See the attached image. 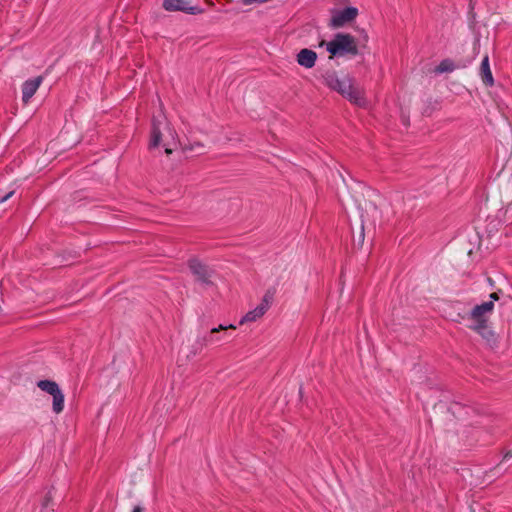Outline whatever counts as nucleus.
<instances>
[{
    "mask_svg": "<svg viewBox=\"0 0 512 512\" xmlns=\"http://www.w3.org/2000/svg\"><path fill=\"white\" fill-rule=\"evenodd\" d=\"M479 75L481 77V80L483 84L486 87H492L494 85V78L490 69L489 64V57L488 55H485L482 59L480 68H479Z\"/></svg>",
    "mask_w": 512,
    "mask_h": 512,
    "instance_id": "nucleus-12",
    "label": "nucleus"
},
{
    "mask_svg": "<svg viewBox=\"0 0 512 512\" xmlns=\"http://www.w3.org/2000/svg\"><path fill=\"white\" fill-rule=\"evenodd\" d=\"M493 309V301H486L476 305L471 312L467 314V316H463L462 319L470 320L471 324H469L468 327L489 340L493 337V332L488 328V320Z\"/></svg>",
    "mask_w": 512,
    "mask_h": 512,
    "instance_id": "nucleus-2",
    "label": "nucleus"
},
{
    "mask_svg": "<svg viewBox=\"0 0 512 512\" xmlns=\"http://www.w3.org/2000/svg\"><path fill=\"white\" fill-rule=\"evenodd\" d=\"M455 69L454 62L450 59H444L440 62V64L436 67V73H445L452 72Z\"/></svg>",
    "mask_w": 512,
    "mask_h": 512,
    "instance_id": "nucleus-14",
    "label": "nucleus"
},
{
    "mask_svg": "<svg viewBox=\"0 0 512 512\" xmlns=\"http://www.w3.org/2000/svg\"><path fill=\"white\" fill-rule=\"evenodd\" d=\"M296 60L300 66L310 69L315 66L317 54L311 49L304 48L298 52Z\"/></svg>",
    "mask_w": 512,
    "mask_h": 512,
    "instance_id": "nucleus-10",
    "label": "nucleus"
},
{
    "mask_svg": "<svg viewBox=\"0 0 512 512\" xmlns=\"http://www.w3.org/2000/svg\"><path fill=\"white\" fill-rule=\"evenodd\" d=\"M324 84L333 91L338 92L344 98L357 106L366 104L363 91L353 85V80L349 76L339 78L335 71H326L323 75Z\"/></svg>",
    "mask_w": 512,
    "mask_h": 512,
    "instance_id": "nucleus-1",
    "label": "nucleus"
},
{
    "mask_svg": "<svg viewBox=\"0 0 512 512\" xmlns=\"http://www.w3.org/2000/svg\"><path fill=\"white\" fill-rule=\"evenodd\" d=\"M227 329H236V326H234L232 324L228 325V326L219 325L218 327L211 329L210 335L203 337L199 341L201 346H206V345H209V344H212V343L220 342L222 340V337L214 336V334L215 333H219L220 331L227 330Z\"/></svg>",
    "mask_w": 512,
    "mask_h": 512,
    "instance_id": "nucleus-13",
    "label": "nucleus"
},
{
    "mask_svg": "<svg viewBox=\"0 0 512 512\" xmlns=\"http://www.w3.org/2000/svg\"><path fill=\"white\" fill-rule=\"evenodd\" d=\"M162 130L169 134L172 142L175 144L176 132L170 127L169 123H167L164 118L163 120L154 118L152 121L151 138L149 143L150 149L156 148L161 144Z\"/></svg>",
    "mask_w": 512,
    "mask_h": 512,
    "instance_id": "nucleus-5",
    "label": "nucleus"
},
{
    "mask_svg": "<svg viewBox=\"0 0 512 512\" xmlns=\"http://www.w3.org/2000/svg\"><path fill=\"white\" fill-rule=\"evenodd\" d=\"M188 266L199 282L203 284H211L210 278L213 275V270L207 265L203 264L198 259H191L188 262Z\"/></svg>",
    "mask_w": 512,
    "mask_h": 512,
    "instance_id": "nucleus-8",
    "label": "nucleus"
},
{
    "mask_svg": "<svg viewBox=\"0 0 512 512\" xmlns=\"http://www.w3.org/2000/svg\"><path fill=\"white\" fill-rule=\"evenodd\" d=\"M163 7L167 11H183L192 15L202 11L197 5H194V0H164Z\"/></svg>",
    "mask_w": 512,
    "mask_h": 512,
    "instance_id": "nucleus-6",
    "label": "nucleus"
},
{
    "mask_svg": "<svg viewBox=\"0 0 512 512\" xmlns=\"http://www.w3.org/2000/svg\"><path fill=\"white\" fill-rule=\"evenodd\" d=\"M43 82L42 76H37L33 79L26 80L22 85V101L27 104L34 96L41 83Z\"/></svg>",
    "mask_w": 512,
    "mask_h": 512,
    "instance_id": "nucleus-9",
    "label": "nucleus"
},
{
    "mask_svg": "<svg viewBox=\"0 0 512 512\" xmlns=\"http://www.w3.org/2000/svg\"><path fill=\"white\" fill-rule=\"evenodd\" d=\"M132 512H142V508L140 506H135Z\"/></svg>",
    "mask_w": 512,
    "mask_h": 512,
    "instance_id": "nucleus-20",
    "label": "nucleus"
},
{
    "mask_svg": "<svg viewBox=\"0 0 512 512\" xmlns=\"http://www.w3.org/2000/svg\"><path fill=\"white\" fill-rule=\"evenodd\" d=\"M355 242H356V238L354 237V243ZM363 242H364V227H363V225H361L360 232L357 236V243H358V245L361 246L363 244Z\"/></svg>",
    "mask_w": 512,
    "mask_h": 512,
    "instance_id": "nucleus-15",
    "label": "nucleus"
},
{
    "mask_svg": "<svg viewBox=\"0 0 512 512\" xmlns=\"http://www.w3.org/2000/svg\"><path fill=\"white\" fill-rule=\"evenodd\" d=\"M37 386L53 397L52 409L56 414L61 413L64 409V394L58 384L51 380H40Z\"/></svg>",
    "mask_w": 512,
    "mask_h": 512,
    "instance_id": "nucleus-4",
    "label": "nucleus"
},
{
    "mask_svg": "<svg viewBox=\"0 0 512 512\" xmlns=\"http://www.w3.org/2000/svg\"><path fill=\"white\" fill-rule=\"evenodd\" d=\"M49 502H50V497H49V496H47V497L45 498L44 502H43V506H44V507H47V506H48V504H49Z\"/></svg>",
    "mask_w": 512,
    "mask_h": 512,
    "instance_id": "nucleus-19",
    "label": "nucleus"
},
{
    "mask_svg": "<svg viewBox=\"0 0 512 512\" xmlns=\"http://www.w3.org/2000/svg\"><path fill=\"white\" fill-rule=\"evenodd\" d=\"M498 299H499V296H498L497 293L494 292V293L490 294V300L489 301H493L494 302V301H496Z\"/></svg>",
    "mask_w": 512,
    "mask_h": 512,
    "instance_id": "nucleus-18",
    "label": "nucleus"
},
{
    "mask_svg": "<svg viewBox=\"0 0 512 512\" xmlns=\"http://www.w3.org/2000/svg\"><path fill=\"white\" fill-rule=\"evenodd\" d=\"M358 14V10L354 7H347L343 10L334 11L330 19L329 26L332 28H340L345 24L353 21Z\"/></svg>",
    "mask_w": 512,
    "mask_h": 512,
    "instance_id": "nucleus-7",
    "label": "nucleus"
},
{
    "mask_svg": "<svg viewBox=\"0 0 512 512\" xmlns=\"http://www.w3.org/2000/svg\"><path fill=\"white\" fill-rule=\"evenodd\" d=\"M172 143L170 141H164L163 146L165 147L166 154H171L173 151V148L171 147Z\"/></svg>",
    "mask_w": 512,
    "mask_h": 512,
    "instance_id": "nucleus-16",
    "label": "nucleus"
},
{
    "mask_svg": "<svg viewBox=\"0 0 512 512\" xmlns=\"http://www.w3.org/2000/svg\"><path fill=\"white\" fill-rule=\"evenodd\" d=\"M326 46L332 57L345 55L356 56L358 54L357 42L354 36L345 33H337L333 40L322 41L320 46Z\"/></svg>",
    "mask_w": 512,
    "mask_h": 512,
    "instance_id": "nucleus-3",
    "label": "nucleus"
},
{
    "mask_svg": "<svg viewBox=\"0 0 512 512\" xmlns=\"http://www.w3.org/2000/svg\"><path fill=\"white\" fill-rule=\"evenodd\" d=\"M13 194H14V191H10L6 195L0 197V203H4L5 201H7L10 197H12Z\"/></svg>",
    "mask_w": 512,
    "mask_h": 512,
    "instance_id": "nucleus-17",
    "label": "nucleus"
},
{
    "mask_svg": "<svg viewBox=\"0 0 512 512\" xmlns=\"http://www.w3.org/2000/svg\"><path fill=\"white\" fill-rule=\"evenodd\" d=\"M268 308H269V303L265 297L262 300V302L255 309H253L245 314V316L241 319L240 324L256 321L257 319L261 318L267 312Z\"/></svg>",
    "mask_w": 512,
    "mask_h": 512,
    "instance_id": "nucleus-11",
    "label": "nucleus"
}]
</instances>
